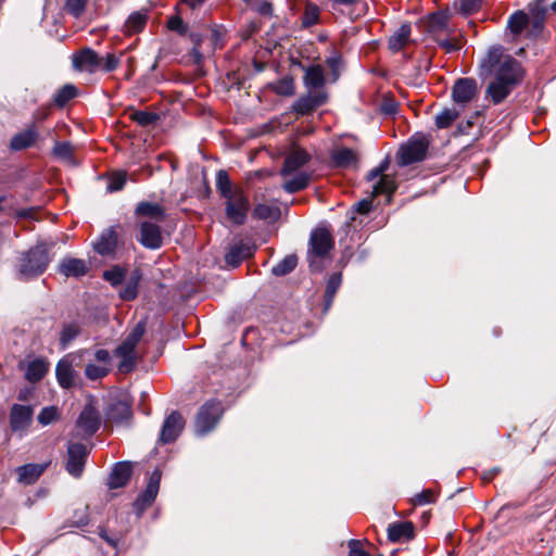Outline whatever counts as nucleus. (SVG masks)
I'll return each instance as SVG.
<instances>
[{
    "label": "nucleus",
    "mask_w": 556,
    "mask_h": 556,
    "mask_svg": "<svg viewBox=\"0 0 556 556\" xmlns=\"http://www.w3.org/2000/svg\"><path fill=\"white\" fill-rule=\"evenodd\" d=\"M216 189L224 199L226 218L231 225H243L250 211V201L243 189L233 185L223 169L217 173Z\"/></svg>",
    "instance_id": "1"
},
{
    "label": "nucleus",
    "mask_w": 556,
    "mask_h": 556,
    "mask_svg": "<svg viewBox=\"0 0 556 556\" xmlns=\"http://www.w3.org/2000/svg\"><path fill=\"white\" fill-rule=\"evenodd\" d=\"M523 70L513 56H507L495 71L494 79L488 85L485 94L494 104L503 102L521 83Z\"/></svg>",
    "instance_id": "2"
},
{
    "label": "nucleus",
    "mask_w": 556,
    "mask_h": 556,
    "mask_svg": "<svg viewBox=\"0 0 556 556\" xmlns=\"http://www.w3.org/2000/svg\"><path fill=\"white\" fill-rule=\"evenodd\" d=\"M52 245V243L49 247L46 242H40L21 253L16 265L18 279L29 280L42 275L51 262L49 250Z\"/></svg>",
    "instance_id": "3"
},
{
    "label": "nucleus",
    "mask_w": 556,
    "mask_h": 556,
    "mask_svg": "<svg viewBox=\"0 0 556 556\" xmlns=\"http://www.w3.org/2000/svg\"><path fill=\"white\" fill-rule=\"evenodd\" d=\"M428 148L429 140L426 136L419 134L413 136L397 152L399 165L407 166L413 163L424 161L426 159Z\"/></svg>",
    "instance_id": "4"
},
{
    "label": "nucleus",
    "mask_w": 556,
    "mask_h": 556,
    "mask_svg": "<svg viewBox=\"0 0 556 556\" xmlns=\"http://www.w3.org/2000/svg\"><path fill=\"white\" fill-rule=\"evenodd\" d=\"M223 405L219 401L211 400L199 409L195 418V432L203 435L212 431L223 415Z\"/></svg>",
    "instance_id": "5"
},
{
    "label": "nucleus",
    "mask_w": 556,
    "mask_h": 556,
    "mask_svg": "<svg viewBox=\"0 0 556 556\" xmlns=\"http://www.w3.org/2000/svg\"><path fill=\"white\" fill-rule=\"evenodd\" d=\"M308 260L313 266L315 258H325L334 248V240L326 228H317L312 231L309 237Z\"/></svg>",
    "instance_id": "6"
},
{
    "label": "nucleus",
    "mask_w": 556,
    "mask_h": 556,
    "mask_svg": "<svg viewBox=\"0 0 556 556\" xmlns=\"http://www.w3.org/2000/svg\"><path fill=\"white\" fill-rule=\"evenodd\" d=\"M162 472L159 469H154L151 473L148 484L142 493L138 495L132 506L138 517L144 513V510L150 507L160 490Z\"/></svg>",
    "instance_id": "7"
},
{
    "label": "nucleus",
    "mask_w": 556,
    "mask_h": 556,
    "mask_svg": "<svg viewBox=\"0 0 556 556\" xmlns=\"http://www.w3.org/2000/svg\"><path fill=\"white\" fill-rule=\"evenodd\" d=\"M89 451L83 443H70L67 446L66 471L74 478H79L85 469Z\"/></svg>",
    "instance_id": "8"
},
{
    "label": "nucleus",
    "mask_w": 556,
    "mask_h": 556,
    "mask_svg": "<svg viewBox=\"0 0 556 556\" xmlns=\"http://www.w3.org/2000/svg\"><path fill=\"white\" fill-rule=\"evenodd\" d=\"M328 92L326 90H307L306 94L301 96L292 105V110L300 115H307L317 108L326 104Z\"/></svg>",
    "instance_id": "9"
},
{
    "label": "nucleus",
    "mask_w": 556,
    "mask_h": 556,
    "mask_svg": "<svg viewBox=\"0 0 556 556\" xmlns=\"http://www.w3.org/2000/svg\"><path fill=\"white\" fill-rule=\"evenodd\" d=\"M34 408L30 405L13 404L10 409L9 421L13 432L21 435L27 431L33 422Z\"/></svg>",
    "instance_id": "10"
},
{
    "label": "nucleus",
    "mask_w": 556,
    "mask_h": 556,
    "mask_svg": "<svg viewBox=\"0 0 556 556\" xmlns=\"http://www.w3.org/2000/svg\"><path fill=\"white\" fill-rule=\"evenodd\" d=\"M256 245L249 240H239L231 243L225 254L228 266L238 267L244 260L254 255Z\"/></svg>",
    "instance_id": "11"
},
{
    "label": "nucleus",
    "mask_w": 556,
    "mask_h": 556,
    "mask_svg": "<svg viewBox=\"0 0 556 556\" xmlns=\"http://www.w3.org/2000/svg\"><path fill=\"white\" fill-rule=\"evenodd\" d=\"M184 427L185 421L182 416L177 410L172 412L163 422L160 433V442L168 444L176 441Z\"/></svg>",
    "instance_id": "12"
},
{
    "label": "nucleus",
    "mask_w": 556,
    "mask_h": 556,
    "mask_svg": "<svg viewBox=\"0 0 556 556\" xmlns=\"http://www.w3.org/2000/svg\"><path fill=\"white\" fill-rule=\"evenodd\" d=\"M100 55L91 48H83L73 54L72 61L75 70L93 74L99 71Z\"/></svg>",
    "instance_id": "13"
},
{
    "label": "nucleus",
    "mask_w": 556,
    "mask_h": 556,
    "mask_svg": "<svg viewBox=\"0 0 556 556\" xmlns=\"http://www.w3.org/2000/svg\"><path fill=\"white\" fill-rule=\"evenodd\" d=\"M138 241L147 249L157 250L163 245V237L160 226L150 222L140 224Z\"/></svg>",
    "instance_id": "14"
},
{
    "label": "nucleus",
    "mask_w": 556,
    "mask_h": 556,
    "mask_svg": "<svg viewBox=\"0 0 556 556\" xmlns=\"http://www.w3.org/2000/svg\"><path fill=\"white\" fill-rule=\"evenodd\" d=\"M100 425L101 420L98 410L93 405L87 404L77 419V427L81 429L86 435L90 437L98 431Z\"/></svg>",
    "instance_id": "15"
},
{
    "label": "nucleus",
    "mask_w": 556,
    "mask_h": 556,
    "mask_svg": "<svg viewBox=\"0 0 556 556\" xmlns=\"http://www.w3.org/2000/svg\"><path fill=\"white\" fill-rule=\"evenodd\" d=\"M477 94V83L472 78H459L456 80L452 97L455 103L466 104Z\"/></svg>",
    "instance_id": "16"
},
{
    "label": "nucleus",
    "mask_w": 556,
    "mask_h": 556,
    "mask_svg": "<svg viewBox=\"0 0 556 556\" xmlns=\"http://www.w3.org/2000/svg\"><path fill=\"white\" fill-rule=\"evenodd\" d=\"M89 264L83 258L65 256L59 264L58 270L66 278H79L88 274Z\"/></svg>",
    "instance_id": "17"
},
{
    "label": "nucleus",
    "mask_w": 556,
    "mask_h": 556,
    "mask_svg": "<svg viewBox=\"0 0 556 556\" xmlns=\"http://www.w3.org/2000/svg\"><path fill=\"white\" fill-rule=\"evenodd\" d=\"M105 416L116 424L127 422L132 417L131 405L127 400L115 401L106 408Z\"/></svg>",
    "instance_id": "18"
},
{
    "label": "nucleus",
    "mask_w": 556,
    "mask_h": 556,
    "mask_svg": "<svg viewBox=\"0 0 556 556\" xmlns=\"http://www.w3.org/2000/svg\"><path fill=\"white\" fill-rule=\"evenodd\" d=\"M311 160L309 154L301 148L293 149L286 157L281 168V175L288 176L296 172Z\"/></svg>",
    "instance_id": "19"
},
{
    "label": "nucleus",
    "mask_w": 556,
    "mask_h": 556,
    "mask_svg": "<svg viewBox=\"0 0 556 556\" xmlns=\"http://www.w3.org/2000/svg\"><path fill=\"white\" fill-rule=\"evenodd\" d=\"M39 138V132L36 126L31 124L26 129L15 134L10 141V148L13 151H22L35 144Z\"/></svg>",
    "instance_id": "20"
},
{
    "label": "nucleus",
    "mask_w": 556,
    "mask_h": 556,
    "mask_svg": "<svg viewBox=\"0 0 556 556\" xmlns=\"http://www.w3.org/2000/svg\"><path fill=\"white\" fill-rule=\"evenodd\" d=\"M115 355L121 358L118 370L123 374L132 371L136 367V348L123 341L115 350Z\"/></svg>",
    "instance_id": "21"
},
{
    "label": "nucleus",
    "mask_w": 556,
    "mask_h": 556,
    "mask_svg": "<svg viewBox=\"0 0 556 556\" xmlns=\"http://www.w3.org/2000/svg\"><path fill=\"white\" fill-rule=\"evenodd\" d=\"M117 247V233L113 227L105 229L93 243L94 251L102 256H111Z\"/></svg>",
    "instance_id": "22"
},
{
    "label": "nucleus",
    "mask_w": 556,
    "mask_h": 556,
    "mask_svg": "<svg viewBox=\"0 0 556 556\" xmlns=\"http://www.w3.org/2000/svg\"><path fill=\"white\" fill-rule=\"evenodd\" d=\"M131 472L132 468L130 463L119 462L115 464L108 478V486L110 489H118L125 486L131 477Z\"/></svg>",
    "instance_id": "23"
},
{
    "label": "nucleus",
    "mask_w": 556,
    "mask_h": 556,
    "mask_svg": "<svg viewBox=\"0 0 556 556\" xmlns=\"http://www.w3.org/2000/svg\"><path fill=\"white\" fill-rule=\"evenodd\" d=\"M303 83L307 90H326L325 71L321 65H311L304 68Z\"/></svg>",
    "instance_id": "24"
},
{
    "label": "nucleus",
    "mask_w": 556,
    "mask_h": 556,
    "mask_svg": "<svg viewBox=\"0 0 556 556\" xmlns=\"http://www.w3.org/2000/svg\"><path fill=\"white\" fill-rule=\"evenodd\" d=\"M415 535V527L410 521H397L390 523L388 527V539L397 543L408 541Z\"/></svg>",
    "instance_id": "25"
},
{
    "label": "nucleus",
    "mask_w": 556,
    "mask_h": 556,
    "mask_svg": "<svg viewBox=\"0 0 556 556\" xmlns=\"http://www.w3.org/2000/svg\"><path fill=\"white\" fill-rule=\"evenodd\" d=\"M48 463L46 464H26L23 466H20L16 469V472L18 475V482L23 484H34L39 477L45 472V470L48 467Z\"/></svg>",
    "instance_id": "26"
},
{
    "label": "nucleus",
    "mask_w": 556,
    "mask_h": 556,
    "mask_svg": "<svg viewBox=\"0 0 556 556\" xmlns=\"http://www.w3.org/2000/svg\"><path fill=\"white\" fill-rule=\"evenodd\" d=\"M55 374L60 386L64 389H70L75 383V372L71 362L66 358L61 359L55 368Z\"/></svg>",
    "instance_id": "27"
},
{
    "label": "nucleus",
    "mask_w": 556,
    "mask_h": 556,
    "mask_svg": "<svg viewBox=\"0 0 556 556\" xmlns=\"http://www.w3.org/2000/svg\"><path fill=\"white\" fill-rule=\"evenodd\" d=\"M142 279V274L139 269H134L127 280L125 287L119 291V296L124 301H132L137 298L138 286Z\"/></svg>",
    "instance_id": "28"
},
{
    "label": "nucleus",
    "mask_w": 556,
    "mask_h": 556,
    "mask_svg": "<svg viewBox=\"0 0 556 556\" xmlns=\"http://www.w3.org/2000/svg\"><path fill=\"white\" fill-rule=\"evenodd\" d=\"M49 365L43 358H36L27 364L25 379L33 383L38 382L45 377Z\"/></svg>",
    "instance_id": "29"
},
{
    "label": "nucleus",
    "mask_w": 556,
    "mask_h": 556,
    "mask_svg": "<svg viewBox=\"0 0 556 556\" xmlns=\"http://www.w3.org/2000/svg\"><path fill=\"white\" fill-rule=\"evenodd\" d=\"M410 33V24H402L400 28L389 38V49L393 52H399L407 43Z\"/></svg>",
    "instance_id": "30"
},
{
    "label": "nucleus",
    "mask_w": 556,
    "mask_h": 556,
    "mask_svg": "<svg viewBox=\"0 0 556 556\" xmlns=\"http://www.w3.org/2000/svg\"><path fill=\"white\" fill-rule=\"evenodd\" d=\"M136 214L150 217L156 222H163L165 219V210L159 203L140 202L136 207Z\"/></svg>",
    "instance_id": "31"
},
{
    "label": "nucleus",
    "mask_w": 556,
    "mask_h": 556,
    "mask_svg": "<svg viewBox=\"0 0 556 556\" xmlns=\"http://www.w3.org/2000/svg\"><path fill=\"white\" fill-rule=\"evenodd\" d=\"M332 160L336 166L341 168H349L356 166L358 156L354 150L350 148H341L333 152Z\"/></svg>",
    "instance_id": "32"
},
{
    "label": "nucleus",
    "mask_w": 556,
    "mask_h": 556,
    "mask_svg": "<svg viewBox=\"0 0 556 556\" xmlns=\"http://www.w3.org/2000/svg\"><path fill=\"white\" fill-rule=\"evenodd\" d=\"M342 283V275L341 273L332 274L326 285L325 295H324V311L327 312L334 300L336 293L339 290Z\"/></svg>",
    "instance_id": "33"
},
{
    "label": "nucleus",
    "mask_w": 556,
    "mask_h": 556,
    "mask_svg": "<svg viewBox=\"0 0 556 556\" xmlns=\"http://www.w3.org/2000/svg\"><path fill=\"white\" fill-rule=\"evenodd\" d=\"M99 536L114 549H117L124 540L125 532L121 530H110L108 525H100L98 527Z\"/></svg>",
    "instance_id": "34"
},
{
    "label": "nucleus",
    "mask_w": 556,
    "mask_h": 556,
    "mask_svg": "<svg viewBox=\"0 0 556 556\" xmlns=\"http://www.w3.org/2000/svg\"><path fill=\"white\" fill-rule=\"evenodd\" d=\"M507 56L503 55V48L501 46L492 47L488 52L486 59L482 61L481 67L488 73L493 70L496 71Z\"/></svg>",
    "instance_id": "35"
},
{
    "label": "nucleus",
    "mask_w": 556,
    "mask_h": 556,
    "mask_svg": "<svg viewBox=\"0 0 556 556\" xmlns=\"http://www.w3.org/2000/svg\"><path fill=\"white\" fill-rule=\"evenodd\" d=\"M253 217L260 220L275 222L280 217V208L277 205L258 203L253 210Z\"/></svg>",
    "instance_id": "36"
},
{
    "label": "nucleus",
    "mask_w": 556,
    "mask_h": 556,
    "mask_svg": "<svg viewBox=\"0 0 556 556\" xmlns=\"http://www.w3.org/2000/svg\"><path fill=\"white\" fill-rule=\"evenodd\" d=\"M311 175L305 172H300L292 178L285 181L282 188L288 193H295L308 186Z\"/></svg>",
    "instance_id": "37"
},
{
    "label": "nucleus",
    "mask_w": 556,
    "mask_h": 556,
    "mask_svg": "<svg viewBox=\"0 0 556 556\" xmlns=\"http://www.w3.org/2000/svg\"><path fill=\"white\" fill-rule=\"evenodd\" d=\"M129 118L141 127H149L155 125L160 119V116L154 112L130 110Z\"/></svg>",
    "instance_id": "38"
},
{
    "label": "nucleus",
    "mask_w": 556,
    "mask_h": 556,
    "mask_svg": "<svg viewBox=\"0 0 556 556\" xmlns=\"http://www.w3.org/2000/svg\"><path fill=\"white\" fill-rule=\"evenodd\" d=\"M147 14L142 12H134L129 15L125 23V31L128 35H132L141 31L147 24Z\"/></svg>",
    "instance_id": "39"
},
{
    "label": "nucleus",
    "mask_w": 556,
    "mask_h": 556,
    "mask_svg": "<svg viewBox=\"0 0 556 556\" xmlns=\"http://www.w3.org/2000/svg\"><path fill=\"white\" fill-rule=\"evenodd\" d=\"M298 265V257L295 254H289L282 258L277 265L271 268V274L281 277L290 274Z\"/></svg>",
    "instance_id": "40"
},
{
    "label": "nucleus",
    "mask_w": 556,
    "mask_h": 556,
    "mask_svg": "<svg viewBox=\"0 0 556 556\" xmlns=\"http://www.w3.org/2000/svg\"><path fill=\"white\" fill-rule=\"evenodd\" d=\"M80 333V327L76 323L65 324L60 333V344L66 349Z\"/></svg>",
    "instance_id": "41"
},
{
    "label": "nucleus",
    "mask_w": 556,
    "mask_h": 556,
    "mask_svg": "<svg viewBox=\"0 0 556 556\" xmlns=\"http://www.w3.org/2000/svg\"><path fill=\"white\" fill-rule=\"evenodd\" d=\"M530 18L522 11H517L510 15L508 27L514 35H519L529 25Z\"/></svg>",
    "instance_id": "42"
},
{
    "label": "nucleus",
    "mask_w": 556,
    "mask_h": 556,
    "mask_svg": "<svg viewBox=\"0 0 556 556\" xmlns=\"http://www.w3.org/2000/svg\"><path fill=\"white\" fill-rule=\"evenodd\" d=\"M77 96V88L74 85L67 84L60 88L54 97L53 102L59 108H63L68 101Z\"/></svg>",
    "instance_id": "43"
},
{
    "label": "nucleus",
    "mask_w": 556,
    "mask_h": 556,
    "mask_svg": "<svg viewBox=\"0 0 556 556\" xmlns=\"http://www.w3.org/2000/svg\"><path fill=\"white\" fill-rule=\"evenodd\" d=\"M396 189L395 180L388 176H381L380 179L376 185L372 187V194L379 195V194H392Z\"/></svg>",
    "instance_id": "44"
},
{
    "label": "nucleus",
    "mask_w": 556,
    "mask_h": 556,
    "mask_svg": "<svg viewBox=\"0 0 556 556\" xmlns=\"http://www.w3.org/2000/svg\"><path fill=\"white\" fill-rule=\"evenodd\" d=\"M458 115L459 112L455 109H443L435 115V126L439 129L447 128L453 124Z\"/></svg>",
    "instance_id": "45"
},
{
    "label": "nucleus",
    "mask_w": 556,
    "mask_h": 556,
    "mask_svg": "<svg viewBox=\"0 0 556 556\" xmlns=\"http://www.w3.org/2000/svg\"><path fill=\"white\" fill-rule=\"evenodd\" d=\"M271 89L279 96H292L294 93V81L290 76H286L271 85Z\"/></svg>",
    "instance_id": "46"
},
{
    "label": "nucleus",
    "mask_w": 556,
    "mask_h": 556,
    "mask_svg": "<svg viewBox=\"0 0 556 556\" xmlns=\"http://www.w3.org/2000/svg\"><path fill=\"white\" fill-rule=\"evenodd\" d=\"M60 418V413L55 406L43 407L37 416V420L41 426H48Z\"/></svg>",
    "instance_id": "47"
},
{
    "label": "nucleus",
    "mask_w": 556,
    "mask_h": 556,
    "mask_svg": "<svg viewBox=\"0 0 556 556\" xmlns=\"http://www.w3.org/2000/svg\"><path fill=\"white\" fill-rule=\"evenodd\" d=\"M121 64V58L113 54L108 53L105 56L99 58V71L110 73L115 71Z\"/></svg>",
    "instance_id": "48"
},
{
    "label": "nucleus",
    "mask_w": 556,
    "mask_h": 556,
    "mask_svg": "<svg viewBox=\"0 0 556 556\" xmlns=\"http://www.w3.org/2000/svg\"><path fill=\"white\" fill-rule=\"evenodd\" d=\"M319 9L316 4H307L302 16V25L304 27H311L318 22Z\"/></svg>",
    "instance_id": "49"
},
{
    "label": "nucleus",
    "mask_w": 556,
    "mask_h": 556,
    "mask_svg": "<svg viewBox=\"0 0 556 556\" xmlns=\"http://www.w3.org/2000/svg\"><path fill=\"white\" fill-rule=\"evenodd\" d=\"M127 180V174L125 172H116L112 174L108 182V191L116 192L124 188Z\"/></svg>",
    "instance_id": "50"
},
{
    "label": "nucleus",
    "mask_w": 556,
    "mask_h": 556,
    "mask_svg": "<svg viewBox=\"0 0 556 556\" xmlns=\"http://www.w3.org/2000/svg\"><path fill=\"white\" fill-rule=\"evenodd\" d=\"M103 279L112 286H117L125 279V270L119 266H114L103 273Z\"/></svg>",
    "instance_id": "51"
},
{
    "label": "nucleus",
    "mask_w": 556,
    "mask_h": 556,
    "mask_svg": "<svg viewBox=\"0 0 556 556\" xmlns=\"http://www.w3.org/2000/svg\"><path fill=\"white\" fill-rule=\"evenodd\" d=\"M53 154L63 161H72L73 147L67 141L56 142L53 148Z\"/></svg>",
    "instance_id": "52"
},
{
    "label": "nucleus",
    "mask_w": 556,
    "mask_h": 556,
    "mask_svg": "<svg viewBox=\"0 0 556 556\" xmlns=\"http://www.w3.org/2000/svg\"><path fill=\"white\" fill-rule=\"evenodd\" d=\"M110 369L106 366L88 364L85 368V375L89 380H98L105 377Z\"/></svg>",
    "instance_id": "53"
},
{
    "label": "nucleus",
    "mask_w": 556,
    "mask_h": 556,
    "mask_svg": "<svg viewBox=\"0 0 556 556\" xmlns=\"http://www.w3.org/2000/svg\"><path fill=\"white\" fill-rule=\"evenodd\" d=\"M167 28L180 36L188 34L189 27L179 15H173L167 21Z\"/></svg>",
    "instance_id": "54"
},
{
    "label": "nucleus",
    "mask_w": 556,
    "mask_h": 556,
    "mask_svg": "<svg viewBox=\"0 0 556 556\" xmlns=\"http://www.w3.org/2000/svg\"><path fill=\"white\" fill-rule=\"evenodd\" d=\"M545 13L546 9H541V11L535 13V15L532 16V20H530L529 24H531V36H539L542 33L544 27Z\"/></svg>",
    "instance_id": "55"
},
{
    "label": "nucleus",
    "mask_w": 556,
    "mask_h": 556,
    "mask_svg": "<svg viewBox=\"0 0 556 556\" xmlns=\"http://www.w3.org/2000/svg\"><path fill=\"white\" fill-rule=\"evenodd\" d=\"M88 0H66L65 10L74 17H79L87 5Z\"/></svg>",
    "instance_id": "56"
},
{
    "label": "nucleus",
    "mask_w": 556,
    "mask_h": 556,
    "mask_svg": "<svg viewBox=\"0 0 556 556\" xmlns=\"http://www.w3.org/2000/svg\"><path fill=\"white\" fill-rule=\"evenodd\" d=\"M146 331V323L140 321L136 325V327L131 330V332L124 339L125 342H127L129 345L137 346L139 341L141 340L142 336Z\"/></svg>",
    "instance_id": "57"
},
{
    "label": "nucleus",
    "mask_w": 556,
    "mask_h": 556,
    "mask_svg": "<svg viewBox=\"0 0 556 556\" xmlns=\"http://www.w3.org/2000/svg\"><path fill=\"white\" fill-rule=\"evenodd\" d=\"M459 12L464 15H470L480 10L482 0H457Z\"/></svg>",
    "instance_id": "58"
},
{
    "label": "nucleus",
    "mask_w": 556,
    "mask_h": 556,
    "mask_svg": "<svg viewBox=\"0 0 556 556\" xmlns=\"http://www.w3.org/2000/svg\"><path fill=\"white\" fill-rule=\"evenodd\" d=\"M448 17L444 13H434L430 17V26L433 29H443L447 25Z\"/></svg>",
    "instance_id": "59"
},
{
    "label": "nucleus",
    "mask_w": 556,
    "mask_h": 556,
    "mask_svg": "<svg viewBox=\"0 0 556 556\" xmlns=\"http://www.w3.org/2000/svg\"><path fill=\"white\" fill-rule=\"evenodd\" d=\"M414 504L415 505H426L434 502V493L431 490H425L414 497Z\"/></svg>",
    "instance_id": "60"
},
{
    "label": "nucleus",
    "mask_w": 556,
    "mask_h": 556,
    "mask_svg": "<svg viewBox=\"0 0 556 556\" xmlns=\"http://www.w3.org/2000/svg\"><path fill=\"white\" fill-rule=\"evenodd\" d=\"M349 556H369V554L362 547L358 540H350L348 543Z\"/></svg>",
    "instance_id": "61"
},
{
    "label": "nucleus",
    "mask_w": 556,
    "mask_h": 556,
    "mask_svg": "<svg viewBox=\"0 0 556 556\" xmlns=\"http://www.w3.org/2000/svg\"><path fill=\"white\" fill-rule=\"evenodd\" d=\"M94 359L102 366L109 367L111 362L110 352L105 349H99L94 352Z\"/></svg>",
    "instance_id": "62"
},
{
    "label": "nucleus",
    "mask_w": 556,
    "mask_h": 556,
    "mask_svg": "<svg viewBox=\"0 0 556 556\" xmlns=\"http://www.w3.org/2000/svg\"><path fill=\"white\" fill-rule=\"evenodd\" d=\"M36 214H37V208L28 207V208L16 210L14 213V216L18 219H35Z\"/></svg>",
    "instance_id": "63"
},
{
    "label": "nucleus",
    "mask_w": 556,
    "mask_h": 556,
    "mask_svg": "<svg viewBox=\"0 0 556 556\" xmlns=\"http://www.w3.org/2000/svg\"><path fill=\"white\" fill-rule=\"evenodd\" d=\"M380 111L384 115H393L397 111V104L393 100H386L382 102Z\"/></svg>",
    "instance_id": "64"
}]
</instances>
